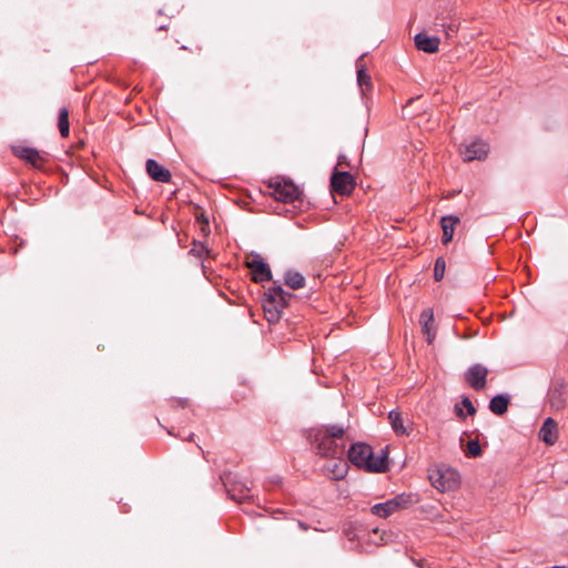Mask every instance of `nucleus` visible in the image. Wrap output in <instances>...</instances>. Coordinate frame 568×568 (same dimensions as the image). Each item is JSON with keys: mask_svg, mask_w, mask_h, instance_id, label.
<instances>
[{"mask_svg": "<svg viewBox=\"0 0 568 568\" xmlns=\"http://www.w3.org/2000/svg\"><path fill=\"white\" fill-rule=\"evenodd\" d=\"M311 437L322 457H341L345 455V428L341 425H323L312 430Z\"/></svg>", "mask_w": 568, "mask_h": 568, "instance_id": "obj_1", "label": "nucleus"}, {"mask_svg": "<svg viewBox=\"0 0 568 568\" xmlns=\"http://www.w3.org/2000/svg\"><path fill=\"white\" fill-rule=\"evenodd\" d=\"M348 460L357 468L371 473H383L387 469L385 456H375L369 445L364 443L353 444L347 452Z\"/></svg>", "mask_w": 568, "mask_h": 568, "instance_id": "obj_2", "label": "nucleus"}, {"mask_svg": "<svg viewBox=\"0 0 568 568\" xmlns=\"http://www.w3.org/2000/svg\"><path fill=\"white\" fill-rule=\"evenodd\" d=\"M292 296L280 285L272 286L264 293L262 305L265 318L270 324H275L281 320L283 310Z\"/></svg>", "mask_w": 568, "mask_h": 568, "instance_id": "obj_3", "label": "nucleus"}, {"mask_svg": "<svg viewBox=\"0 0 568 568\" xmlns=\"http://www.w3.org/2000/svg\"><path fill=\"white\" fill-rule=\"evenodd\" d=\"M429 480L434 488L442 493L454 491L459 487V473L450 467H439L429 473Z\"/></svg>", "mask_w": 568, "mask_h": 568, "instance_id": "obj_4", "label": "nucleus"}, {"mask_svg": "<svg viewBox=\"0 0 568 568\" xmlns=\"http://www.w3.org/2000/svg\"><path fill=\"white\" fill-rule=\"evenodd\" d=\"M270 194L284 203H293L301 196V191L292 181L285 179H273L268 182Z\"/></svg>", "mask_w": 568, "mask_h": 568, "instance_id": "obj_5", "label": "nucleus"}, {"mask_svg": "<svg viewBox=\"0 0 568 568\" xmlns=\"http://www.w3.org/2000/svg\"><path fill=\"white\" fill-rule=\"evenodd\" d=\"M245 266L251 271V280L255 283L267 282L272 278L268 264L257 253L245 260Z\"/></svg>", "mask_w": 568, "mask_h": 568, "instance_id": "obj_6", "label": "nucleus"}, {"mask_svg": "<svg viewBox=\"0 0 568 568\" xmlns=\"http://www.w3.org/2000/svg\"><path fill=\"white\" fill-rule=\"evenodd\" d=\"M410 503L408 496L398 495L385 503L376 504L371 508L372 514L381 518H387L396 510L406 507Z\"/></svg>", "mask_w": 568, "mask_h": 568, "instance_id": "obj_7", "label": "nucleus"}, {"mask_svg": "<svg viewBox=\"0 0 568 568\" xmlns=\"http://www.w3.org/2000/svg\"><path fill=\"white\" fill-rule=\"evenodd\" d=\"M355 185V179L349 172L335 171L331 176L332 191L339 195H349Z\"/></svg>", "mask_w": 568, "mask_h": 568, "instance_id": "obj_8", "label": "nucleus"}, {"mask_svg": "<svg viewBox=\"0 0 568 568\" xmlns=\"http://www.w3.org/2000/svg\"><path fill=\"white\" fill-rule=\"evenodd\" d=\"M222 480L227 490V494L233 500L242 503L243 500H246L251 497V488L248 487L247 483L235 479L232 480L230 475L222 477Z\"/></svg>", "mask_w": 568, "mask_h": 568, "instance_id": "obj_9", "label": "nucleus"}, {"mask_svg": "<svg viewBox=\"0 0 568 568\" xmlns=\"http://www.w3.org/2000/svg\"><path fill=\"white\" fill-rule=\"evenodd\" d=\"M488 369L481 364H474L465 372V382L474 389L480 390L486 387Z\"/></svg>", "mask_w": 568, "mask_h": 568, "instance_id": "obj_10", "label": "nucleus"}, {"mask_svg": "<svg viewBox=\"0 0 568 568\" xmlns=\"http://www.w3.org/2000/svg\"><path fill=\"white\" fill-rule=\"evenodd\" d=\"M13 153L24 160L27 163L31 164L33 168L40 169L47 162L45 154L41 153L37 149L29 146H14Z\"/></svg>", "mask_w": 568, "mask_h": 568, "instance_id": "obj_11", "label": "nucleus"}, {"mask_svg": "<svg viewBox=\"0 0 568 568\" xmlns=\"http://www.w3.org/2000/svg\"><path fill=\"white\" fill-rule=\"evenodd\" d=\"M488 152V144L481 140L473 141L471 143L465 145V148L460 151L464 161L466 162L474 160L481 161L487 156Z\"/></svg>", "mask_w": 568, "mask_h": 568, "instance_id": "obj_12", "label": "nucleus"}, {"mask_svg": "<svg viewBox=\"0 0 568 568\" xmlns=\"http://www.w3.org/2000/svg\"><path fill=\"white\" fill-rule=\"evenodd\" d=\"M331 460L324 466L325 474L334 480L343 479L348 471V463L341 457H328Z\"/></svg>", "mask_w": 568, "mask_h": 568, "instance_id": "obj_13", "label": "nucleus"}, {"mask_svg": "<svg viewBox=\"0 0 568 568\" xmlns=\"http://www.w3.org/2000/svg\"><path fill=\"white\" fill-rule=\"evenodd\" d=\"M145 170L148 175L155 182L168 183L171 181V172L153 159L146 161Z\"/></svg>", "mask_w": 568, "mask_h": 568, "instance_id": "obj_14", "label": "nucleus"}, {"mask_svg": "<svg viewBox=\"0 0 568 568\" xmlns=\"http://www.w3.org/2000/svg\"><path fill=\"white\" fill-rule=\"evenodd\" d=\"M389 424L397 436H409L412 433V423L407 419V424L403 415L397 410L388 413Z\"/></svg>", "mask_w": 568, "mask_h": 568, "instance_id": "obj_15", "label": "nucleus"}, {"mask_svg": "<svg viewBox=\"0 0 568 568\" xmlns=\"http://www.w3.org/2000/svg\"><path fill=\"white\" fill-rule=\"evenodd\" d=\"M539 439L547 445H554L558 439V425L556 420L548 417L541 425L539 433Z\"/></svg>", "mask_w": 568, "mask_h": 568, "instance_id": "obj_16", "label": "nucleus"}, {"mask_svg": "<svg viewBox=\"0 0 568 568\" xmlns=\"http://www.w3.org/2000/svg\"><path fill=\"white\" fill-rule=\"evenodd\" d=\"M423 334L427 338V343L432 344L436 336V328L434 326V313L432 308H425L419 316Z\"/></svg>", "mask_w": 568, "mask_h": 568, "instance_id": "obj_17", "label": "nucleus"}, {"mask_svg": "<svg viewBox=\"0 0 568 568\" xmlns=\"http://www.w3.org/2000/svg\"><path fill=\"white\" fill-rule=\"evenodd\" d=\"M415 45L418 50L435 53L439 49V39L437 37H429L426 33H418L415 36Z\"/></svg>", "mask_w": 568, "mask_h": 568, "instance_id": "obj_18", "label": "nucleus"}, {"mask_svg": "<svg viewBox=\"0 0 568 568\" xmlns=\"http://www.w3.org/2000/svg\"><path fill=\"white\" fill-rule=\"evenodd\" d=\"M459 223V217L454 215L443 216L440 225L443 229V243L447 244L453 240L455 226Z\"/></svg>", "mask_w": 568, "mask_h": 568, "instance_id": "obj_19", "label": "nucleus"}, {"mask_svg": "<svg viewBox=\"0 0 568 568\" xmlns=\"http://www.w3.org/2000/svg\"><path fill=\"white\" fill-rule=\"evenodd\" d=\"M509 405V396L499 394L494 396L489 402V409L496 415H504Z\"/></svg>", "mask_w": 568, "mask_h": 568, "instance_id": "obj_20", "label": "nucleus"}, {"mask_svg": "<svg viewBox=\"0 0 568 568\" xmlns=\"http://www.w3.org/2000/svg\"><path fill=\"white\" fill-rule=\"evenodd\" d=\"M356 69H357V82H358V85H359L362 92H364V87L366 89H369L372 87L371 75L366 72L364 57H361L356 61Z\"/></svg>", "mask_w": 568, "mask_h": 568, "instance_id": "obj_21", "label": "nucleus"}, {"mask_svg": "<svg viewBox=\"0 0 568 568\" xmlns=\"http://www.w3.org/2000/svg\"><path fill=\"white\" fill-rule=\"evenodd\" d=\"M285 284L291 287L292 290H298L304 287L305 285V278L304 276L294 271H288L285 274Z\"/></svg>", "mask_w": 568, "mask_h": 568, "instance_id": "obj_22", "label": "nucleus"}, {"mask_svg": "<svg viewBox=\"0 0 568 568\" xmlns=\"http://www.w3.org/2000/svg\"><path fill=\"white\" fill-rule=\"evenodd\" d=\"M58 128H59L61 136H63V138L69 136L70 124H69V111L67 108H61L59 110Z\"/></svg>", "mask_w": 568, "mask_h": 568, "instance_id": "obj_23", "label": "nucleus"}, {"mask_svg": "<svg viewBox=\"0 0 568 568\" xmlns=\"http://www.w3.org/2000/svg\"><path fill=\"white\" fill-rule=\"evenodd\" d=\"M195 222L200 227V231L203 236H207L211 232L210 230V220L205 215L204 211L201 207H196V212L194 213Z\"/></svg>", "mask_w": 568, "mask_h": 568, "instance_id": "obj_24", "label": "nucleus"}, {"mask_svg": "<svg viewBox=\"0 0 568 568\" xmlns=\"http://www.w3.org/2000/svg\"><path fill=\"white\" fill-rule=\"evenodd\" d=\"M549 402L552 407L556 409H561L565 405V400L562 398V394L558 389H554L549 394Z\"/></svg>", "mask_w": 568, "mask_h": 568, "instance_id": "obj_25", "label": "nucleus"}, {"mask_svg": "<svg viewBox=\"0 0 568 568\" xmlns=\"http://www.w3.org/2000/svg\"><path fill=\"white\" fill-rule=\"evenodd\" d=\"M445 261L443 257H438L435 262V266H434V278L436 282H439L443 280L444 277V274H445Z\"/></svg>", "mask_w": 568, "mask_h": 568, "instance_id": "obj_26", "label": "nucleus"}, {"mask_svg": "<svg viewBox=\"0 0 568 568\" xmlns=\"http://www.w3.org/2000/svg\"><path fill=\"white\" fill-rule=\"evenodd\" d=\"M481 448L479 442L477 439L469 440L467 443V452L466 455L469 457H478L481 455Z\"/></svg>", "mask_w": 568, "mask_h": 568, "instance_id": "obj_27", "label": "nucleus"}, {"mask_svg": "<svg viewBox=\"0 0 568 568\" xmlns=\"http://www.w3.org/2000/svg\"><path fill=\"white\" fill-rule=\"evenodd\" d=\"M190 253L201 258L204 256L205 253H207V250L202 243L194 242L193 247L190 250Z\"/></svg>", "mask_w": 568, "mask_h": 568, "instance_id": "obj_28", "label": "nucleus"}, {"mask_svg": "<svg viewBox=\"0 0 568 568\" xmlns=\"http://www.w3.org/2000/svg\"><path fill=\"white\" fill-rule=\"evenodd\" d=\"M462 405L467 409L468 415H474L476 413V408L468 397H463Z\"/></svg>", "mask_w": 568, "mask_h": 568, "instance_id": "obj_29", "label": "nucleus"}, {"mask_svg": "<svg viewBox=\"0 0 568 568\" xmlns=\"http://www.w3.org/2000/svg\"><path fill=\"white\" fill-rule=\"evenodd\" d=\"M455 413L459 418L465 419L466 415L464 414L463 408L458 404L455 405Z\"/></svg>", "mask_w": 568, "mask_h": 568, "instance_id": "obj_30", "label": "nucleus"}, {"mask_svg": "<svg viewBox=\"0 0 568 568\" xmlns=\"http://www.w3.org/2000/svg\"><path fill=\"white\" fill-rule=\"evenodd\" d=\"M456 32H457V27L454 26V24H449L448 26V30H447V36L449 37V36H452V34H454Z\"/></svg>", "mask_w": 568, "mask_h": 568, "instance_id": "obj_31", "label": "nucleus"}, {"mask_svg": "<svg viewBox=\"0 0 568 568\" xmlns=\"http://www.w3.org/2000/svg\"><path fill=\"white\" fill-rule=\"evenodd\" d=\"M345 160H346V156L345 155H339L338 156V164L339 165H343L345 163Z\"/></svg>", "mask_w": 568, "mask_h": 568, "instance_id": "obj_32", "label": "nucleus"}, {"mask_svg": "<svg viewBox=\"0 0 568 568\" xmlns=\"http://www.w3.org/2000/svg\"><path fill=\"white\" fill-rule=\"evenodd\" d=\"M564 466H565V464H564V463H557V464L555 465V468L557 469V471H559V470H560V468H562Z\"/></svg>", "mask_w": 568, "mask_h": 568, "instance_id": "obj_33", "label": "nucleus"}, {"mask_svg": "<svg viewBox=\"0 0 568 568\" xmlns=\"http://www.w3.org/2000/svg\"><path fill=\"white\" fill-rule=\"evenodd\" d=\"M193 437V434H190V436L187 438H185L186 440H191Z\"/></svg>", "mask_w": 568, "mask_h": 568, "instance_id": "obj_34", "label": "nucleus"}, {"mask_svg": "<svg viewBox=\"0 0 568 568\" xmlns=\"http://www.w3.org/2000/svg\"><path fill=\"white\" fill-rule=\"evenodd\" d=\"M180 404H181L182 406H184V405L186 404V402H185V400H180Z\"/></svg>", "mask_w": 568, "mask_h": 568, "instance_id": "obj_35", "label": "nucleus"}, {"mask_svg": "<svg viewBox=\"0 0 568 568\" xmlns=\"http://www.w3.org/2000/svg\"><path fill=\"white\" fill-rule=\"evenodd\" d=\"M552 568H566L564 566H554Z\"/></svg>", "mask_w": 568, "mask_h": 568, "instance_id": "obj_36", "label": "nucleus"}]
</instances>
